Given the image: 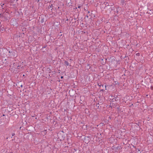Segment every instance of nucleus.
Returning a JSON list of instances; mask_svg holds the SVG:
<instances>
[{"mask_svg":"<svg viewBox=\"0 0 153 153\" xmlns=\"http://www.w3.org/2000/svg\"><path fill=\"white\" fill-rule=\"evenodd\" d=\"M65 65L66 66H68L69 65V63L67 61H65Z\"/></svg>","mask_w":153,"mask_h":153,"instance_id":"f257e3e1","label":"nucleus"},{"mask_svg":"<svg viewBox=\"0 0 153 153\" xmlns=\"http://www.w3.org/2000/svg\"><path fill=\"white\" fill-rule=\"evenodd\" d=\"M98 85L99 86H100H100H101V85H100V84H98Z\"/></svg>","mask_w":153,"mask_h":153,"instance_id":"f03ea898","label":"nucleus"},{"mask_svg":"<svg viewBox=\"0 0 153 153\" xmlns=\"http://www.w3.org/2000/svg\"><path fill=\"white\" fill-rule=\"evenodd\" d=\"M98 85L99 86H100H100H101V85H100V84H98Z\"/></svg>","mask_w":153,"mask_h":153,"instance_id":"7ed1b4c3","label":"nucleus"},{"mask_svg":"<svg viewBox=\"0 0 153 153\" xmlns=\"http://www.w3.org/2000/svg\"><path fill=\"white\" fill-rule=\"evenodd\" d=\"M14 135H15V134L14 133H13L12 134V136H13Z\"/></svg>","mask_w":153,"mask_h":153,"instance_id":"20e7f679","label":"nucleus"},{"mask_svg":"<svg viewBox=\"0 0 153 153\" xmlns=\"http://www.w3.org/2000/svg\"><path fill=\"white\" fill-rule=\"evenodd\" d=\"M80 6H78V8H80Z\"/></svg>","mask_w":153,"mask_h":153,"instance_id":"39448f33","label":"nucleus"},{"mask_svg":"<svg viewBox=\"0 0 153 153\" xmlns=\"http://www.w3.org/2000/svg\"><path fill=\"white\" fill-rule=\"evenodd\" d=\"M105 90H106V85H105Z\"/></svg>","mask_w":153,"mask_h":153,"instance_id":"423d86ee","label":"nucleus"},{"mask_svg":"<svg viewBox=\"0 0 153 153\" xmlns=\"http://www.w3.org/2000/svg\"><path fill=\"white\" fill-rule=\"evenodd\" d=\"M4 5V4H3L2 5H1V6H3V5Z\"/></svg>","mask_w":153,"mask_h":153,"instance_id":"0eeeda50","label":"nucleus"},{"mask_svg":"<svg viewBox=\"0 0 153 153\" xmlns=\"http://www.w3.org/2000/svg\"><path fill=\"white\" fill-rule=\"evenodd\" d=\"M61 78H63V76H62L61 77Z\"/></svg>","mask_w":153,"mask_h":153,"instance_id":"6e6552de","label":"nucleus"},{"mask_svg":"<svg viewBox=\"0 0 153 153\" xmlns=\"http://www.w3.org/2000/svg\"><path fill=\"white\" fill-rule=\"evenodd\" d=\"M102 87H103V85H102Z\"/></svg>","mask_w":153,"mask_h":153,"instance_id":"1a4fd4ad","label":"nucleus"}]
</instances>
